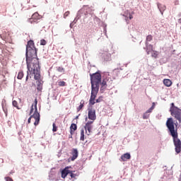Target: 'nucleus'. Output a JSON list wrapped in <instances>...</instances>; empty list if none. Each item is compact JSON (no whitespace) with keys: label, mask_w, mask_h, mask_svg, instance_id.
<instances>
[{"label":"nucleus","mask_w":181,"mask_h":181,"mask_svg":"<svg viewBox=\"0 0 181 181\" xmlns=\"http://www.w3.org/2000/svg\"><path fill=\"white\" fill-rule=\"evenodd\" d=\"M25 56L27 68L40 65L39 59H37V50L36 49V47H35V42L33 40L28 42Z\"/></svg>","instance_id":"obj_1"},{"label":"nucleus","mask_w":181,"mask_h":181,"mask_svg":"<svg viewBox=\"0 0 181 181\" xmlns=\"http://www.w3.org/2000/svg\"><path fill=\"white\" fill-rule=\"evenodd\" d=\"M90 84H91V93L89 99V105H94L95 104V98L100 90V84H101V74L95 72L90 74Z\"/></svg>","instance_id":"obj_2"},{"label":"nucleus","mask_w":181,"mask_h":181,"mask_svg":"<svg viewBox=\"0 0 181 181\" xmlns=\"http://www.w3.org/2000/svg\"><path fill=\"white\" fill-rule=\"evenodd\" d=\"M165 125L168 129L170 131L171 136L173 137L175 151L176 153H180L181 141L180 139L178 138L179 134H177V130L175 129V123L173 122V119L172 117L168 118L167 119Z\"/></svg>","instance_id":"obj_3"},{"label":"nucleus","mask_w":181,"mask_h":181,"mask_svg":"<svg viewBox=\"0 0 181 181\" xmlns=\"http://www.w3.org/2000/svg\"><path fill=\"white\" fill-rule=\"evenodd\" d=\"M27 76L25 78V81L29 80V74L30 78H32V76H34L35 80L37 81V90L38 91H41L43 89V83H42V80L40 79V65H35L34 66L27 67Z\"/></svg>","instance_id":"obj_4"},{"label":"nucleus","mask_w":181,"mask_h":181,"mask_svg":"<svg viewBox=\"0 0 181 181\" xmlns=\"http://www.w3.org/2000/svg\"><path fill=\"white\" fill-rule=\"evenodd\" d=\"M32 118H34V119L35 120L34 122V125L35 127L39 125V122H40V114L37 112V99H35V112L33 115H30V117L28 118V124H30Z\"/></svg>","instance_id":"obj_5"},{"label":"nucleus","mask_w":181,"mask_h":181,"mask_svg":"<svg viewBox=\"0 0 181 181\" xmlns=\"http://www.w3.org/2000/svg\"><path fill=\"white\" fill-rule=\"evenodd\" d=\"M170 114L176 118L179 122H181V110L179 107L170 108Z\"/></svg>","instance_id":"obj_6"},{"label":"nucleus","mask_w":181,"mask_h":181,"mask_svg":"<svg viewBox=\"0 0 181 181\" xmlns=\"http://www.w3.org/2000/svg\"><path fill=\"white\" fill-rule=\"evenodd\" d=\"M88 118L90 121H95L97 119V115H95V109L90 107L88 109Z\"/></svg>","instance_id":"obj_7"},{"label":"nucleus","mask_w":181,"mask_h":181,"mask_svg":"<svg viewBox=\"0 0 181 181\" xmlns=\"http://www.w3.org/2000/svg\"><path fill=\"white\" fill-rule=\"evenodd\" d=\"M42 18V16L39 15L37 12L33 13L32 17L28 19L29 23H38L39 21Z\"/></svg>","instance_id":"obj_8"},{"label":"nucleus","mask_w":181,"mask_h":181,"mask_svg":"<svg viewBox=\"0 0 181 181\" xmlns=\"http://www.w3.org/2000/svg\"><path fill=\"white\" fill-rule=\"evenodd\" d=\"M93 122H94L88 121L84 127L87 135H91V130L93 129Z\"/></svg>","instance_id":"obj_9"},{"label":"nucleus","mask_w":181,"mask_h":181,"mask_svg":"<svg viewBox=\"0 0 181 181\" xmlns=\"http://www.w3.org/2000/svg\"><path fill=\"white\" fill-rule=\"evenodd\" d=\"M70 129V136L69 138H73L75 131H77V124L72 123L69 127Z\"/></svg>","instance_id":"obj_10"},{"label":"nucleus","mask_w":181,"mask_h":181,"mask_svg":"<svg viewBox=\"0 0 181 181\" xmlns=\"http://www.w3.org/2000/svg\"><path fill=\"white\" fill-rule=\"evenodd\" d=\"M71 154L72 155L71 160H76V159H77V158L78 157V151L77 150V148H73L71 150Z\"/></svg>","instance_id":"obj_11"},{"label":"nucleus","mask_w":181,"mask_h":181,"mask_svg":"<svg viewBox=\"0 0 181 181\" xmlns=\"http://www.w3.org/2000/svg\"><path fill=\"white\" fill-rule=\"evenodd\" d=\"M70 173V170H69V167H66L62 171V179H66V176H67Z\"/></svg>","instance_id":"obj_12"},{"label":"nucleus","mask_w":181,"mask_h":181,"mask_svg":"<svg viewBox=\"0 0 181 181\" xmlns=\"http://www.w3.org/2000/svg\"><path fill=\"white\" fill-rule=\"evenodd\" d=\"M121 159L123 162L128 160V159H131V154L129 153H126L121 156Z\"/></svg>","instance_id":"obj_13"},{"label":"nucleus","mask_w":181,"mask_h":181,"mask_svg":"<svg viewBox=\"0 0 181 181\" xmlns=\"http://www.w3.org/2000/svg\"><path fill=\"white\" fill-rule=\"evenodd\" d=\"M2 108L6 117H8V111H11V107L8 105H2Z\"/></svg>","instance_id":"obj_14"},{"label":"nucleus","mask_w":181,"mask_h":181,"mask_svg":"<svg viewBox=\"0 0 181 181\" xmlns=\"http://www.w3.org/2000/svg\"><path fill=\"white\" fill-rule=\"evenodd\" d=\"M102 57L103 59H104V60H106L107 62L110 60V59H111V54H110L108 52H105L102 54Z\"/></svg>","instance_id":"obj_15"},{"label":"nucleus","mask_w":181,"mask_h":181,"mask_svg":"<svg viewBox=\"0 0 181 181\" xmlns=\"http://www.w3.org/2000/svg\"><path fill=\"white\" fill-rule=\"evenodd\" d=\"M146 45L147 47V49H146L147 54H151V52H153V45H148V42H146Z\"/></svg>","instance_id":"obj_16"},{"label":"nucleus","mask_w":181,"mask_h":181,"mask_svg":"<svg viewBox=\"0 0 181 181\" xmlns=\"http://www.w3.org/2000/svg\"><path fill=\"white\" fill-rule=\"evenodd\" d=\"M158 8L161 13V15H163V11L166 10V6L163 4H158Z\"/></svg>","instance_id":"obj_17"},{"label":"nucleus","mask_w":181,"mask_h":181,"mask_svg":"<svg viewBox=\"0 0 181 181\" xmlns=\"http://www.w3.org/2000/svg\"><path fill=\"white\" fill-rule=\"evenodd\" d=\"M163 84L166 87H170V86H172V81H170V79H164Z\"/></svg>","instance_id":"obj_18"},{"label":"nucleus","mask_w":181,"mask_h":181,"mask_svg":"<svg viewBox=\"0 0 181 181\" xmlns=\"http://www.w3.org/2000/svg\"><path fill=\"white\" fill-rule=\"evenodd\" d=\"M84 103H85L84 100H81L80 105L77 107L78 112L79 111H81V110H83V107H84Z\"/></svg>","instance_id":"obj_19"},{"label":"nucleus","mask_w":181,"mask_h":181,"mask_svg":"<svg viewBox=\"0 0 181 181\" xmlns=\"http://www.w3.org/2000/svg\"><path fill=\"white\" fill-rule=\"evenodd\" d=\"M17 78L18 80H22V78H23V71H21L18 72Z\"/></svg>","instance_id":"obj_20"},{"label":"nucleus","mask_w":181,"mask_h":181,"mask_svg":"<svg viewBox=\"0 0 181 181\" xmlns=\"http://www.w3.org/2000/svg\"><path fill=\"white\" fill-rule=\"evenodd\" d=\"M58 86L59 87H64L66 86V83L64 81H58Z\"/></svg>","instance_id":"obj_21"},{"label":"nucleus","mask_w":181,"mask_h":181,"mask_svg":"<svg viewBox=\"0 0 181 181\" xmlns=\"http://www.w3.org/2000/svg\"><path fill=\"white\" fill-rule=\"evenodd\" d=\"M81 141H84V129L81 130V137H80Z\"/></svg>","instance_id":"obj_22"},{"label":"nucleus","mask_w":181,"mask_h":181,"mask_svg":"<svg viewBox=\"0 0 181 181\" xmlns=\"http://www.w3.org/2000/svg\"><path fill=\"white\" fill-rule=\"evenodd\" d=\"M57 71H59V73H64V68L62 67V66H58L57 67Z\"/></svg>","instance_id":"obj_23"},{"label":"nucleus","mask_w":181,"mask_h":181,"mask_svg":"<svg viewBox=\"0 0 181 181\" xmlns=\"http://www.w3.org/2000/svg\"><path fill=\"white\" fill-rule=\"evenodd\" d=\"M151 57H154V59H158V52L156 51H153L151 54Z\"/></svg>","instance_id":"obj_24"},{"label":"nucleus","mask_w":181,"mask_h":181,"mask_svg":"<svg viewBox=\"0 0 181 181\" xmlns=\"http://www.w3.org/2000/svg\"><path fill=\"white\" fill-rule=\"evenodd\" d=\"M46 45H47V42L45 41V40H40V45L41 46H46Z\"/></svg>","instance_id":"obj_25"},{"label":"nucleus","mask_w":181,"mask_h":181,"mask_svg":"<svg viewBox=\"0 0 181 181\" xmlns=\"http://www.w3.org/2000/svg\"><path fill=\"white\" fill-rule=\"evenodd\" d=\"M152 39H153V37H152L151 35H148L146 37V42H151L152 40Z\"/></svg>","instance_id":"obj_26"},{"label":"nucleus","mask_w":181,"mask_h":181,"mask_svg":"<svg viewBox=\"0 0 181 181\" xmlns=\"http://www.w3.org/2000/svg\"><path fill=\"white\" fill-rule=\"evenodd\" d=\"M101 101H103V96H100L96 100H95V103H101Z\"/></svg>","instance_id":"obj_27"},{"label":"nucleus","mask_w":181,"mask_h":181,"mask_svg":"<svg viewBox=\"0 0 181 181\" xmlns=\"http://www.w3.org/2000/svg\"><path fill=\"white\" fill-rule=\"evenodd\" d=\"M13 106L16 107L17 110H19V107L18 106V102L16 100L13 101Z\"/></svg>","instance_id":"obj_28"},{"label":"nucleus","mask_w":181,"mask_h":181,"mask_svg":"<svg viewBox=\"0 0 181 181\" xmlns=\"http://www.w3.org/2000/svg\"><path fill=\"white\" fill-rule=\"evenodd\" d=\"M123 16H124L125 21L128 23V11H125L124 14L123 15Z\"/></svg>","instance_id":"obj_29"},{"label":"nucleus","mask_w":181,"mask_h":181,"mask_svg":"<svg viewBox=\"0 0 181 181\" xmlns=\"http://www.w3.org/2000/svg\"><path fill=\"white\" fill-rule=\"evenodd\" d=\"M52 127H53L52 128L53 132H57V127L56 126V124L53 123Z\"/></svg>","instance_id":"obj_30"},{"label":"nucleus","mask_w":181,"mask_h":181,"mask_svg":"<svg viewBox=\"0 0 181 181\" xmlns=\"http://www.w3.org/2000/svg\"><path fill=\"white\" fill-rule=\"evenodd\" d=\"M135 12L132 11V13H129V19L131 21V19L134 18V16L132 15H134Z\"/></svg>","instance_id":"obj_31"},{"label":"nucleus","mask_w":181,"mask_h":181,"mask_svg":"<svg viewBox=\"0 0 181 181\" xmlns=\"http://www.w3.org/2000/svg\"><path fill=\"white\" fill-rule=\"evenodd\" d=\"M148 118H149V115H148V112H146L143 115V119H148Z\"/></svg>","instance_id":"obj_32"},{"label":"nucleus","mask_w":181,"mask_h":181,"mask_svg":"<svg viewBox=\"0 0 181 181\" xmlns=\"http://www.w3.org/2000/svg\"><path fill=\"white\" fill-rule=\"evenodd\" d=\"M69 174H70L71 179H74V178H76V176H77V175L73 173V171H70Z\"/></svg>","instance_id":"obj_33"},{"label":"nucleus","mask_w":181,"mask_h":181,"mask_svg":"<svg viewBox=\"0 0 181 181\" xmlns=\"http://www.w3.org/2000/svg\"><path fill=\"white\" fill-rule=\"evenodd\" d=\"M155 107L153 106H152L151 107H150L146 112H147V114H149L150 112H152V111H153V109Z\"/></svg>","instance_id":"obj_34"},{"label":"nucleus","mask_w":181,"mask_h":181,"mask_svg":"<svg viewBox=\"0 0 181 181\" xmlns=\"http://www.w3.org/2000/svg\"><path fill=\"white\" fill-rule=\"evenodd\" d=\"M100 84L103 86V87L107 86V81H105V79H103L102 83L100 82Z\"/></svg>","instance_id":"obj_35"},{"label":"nucleus","mask_w":181,"mask_h":181,"mask_svg":"<svg viewBox=\"0 0 181 181\" xmlns=\"http://www.w3.org/2000/svg\"><path fill=\"white\" fill-rule=\"evenodd\" d=\"M69 15H70V11H66L64 14V19H66V18L69 16Z\"/></svg>","instance_id":"obj_36"},{"label":"nucleus","mask_w":181,"mask_h":181,"mask_svg":"<svg viewBox=\"0 0 181 181\" xmlns=\"http://www.w3.org/2000/svg\"><path fill=\"white\" fill-rule=\"evenodd\" d=\"M34 110L35 109L33 108V105H32L31 109H30V115H32V114H33Z\"/></svg>","instance_id":"obj_37"},{"label":"nucleus","mask_w":181,"mask_h":181,"mask_svg":"<svg viewBox=\"0 0 181 181\" xmlns=\"http://www.w3.org/2000/svg\"><path fill=\"white\" fill-rule=\"evenodd\" d=\"M5 180H6V181H13V180L10 177H6Z\"/></svg>","instance_id":"obj_38"},{"label":"nucleus","mask_w":181,"mask_h":181,"mask_svg":"<svg viewBox=\"0 0 181 181\" xmlns=\"http://www.w3.org/2000/svg\"><path fill=\"white\" fill-rule=\"evenodd\" d=\"M176 106H175V103H171V107L170 108H175Z\"/></svg>","instance_id":"obj_39"},{"label":"nucleus","mask_w":181,"mask_h":181,"mask_svg":"<svg viewBox=\"0 0 181 181\" xmlns=\"http://www.w3.org/2000/svg\"><path fill=\"white\" fill-rule=\"evenodd\" d=\"M178 23H180L181 25V18L178 19Z\"/></svg>","instance_id":"obj_40"},{"label":"nucleus","mask_w":181,"mask_h":181,"mask_svg":"<svg viewBox=\"0 0 181 181\" xmlns=\"http://www.w3.org/2000/svg\"><path fill=\"white\" fill-rule=\"evenodd\" d=\"M76 119H78V116H76Z\"/></svg>","instance_id":"obj_41"},{"label":"nucleus","mask_w":181,"mask_h":181,"mask_svg":"<svg viewBox=\"0 0 181 181\" xmlns=\"http://www.w3.org/2000/svg\"><path fill=\"white\" fill-rule=\"evenodd\" d=\"M179 181H181V177H180Z\"/></svg>","instance_id":"obj_42"}]
</instances>
